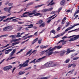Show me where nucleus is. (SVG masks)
<instances>
[{
	"label": "nucleus",
	"instance_id": "37998d69",
	"mask_svg": "<svg viewBox=\"0 0 79 79\" xmlns=\"http://www.w3.org/2000/svg\"><path fill=\"white\" fill-rule=\"evenodd\" d=\"M33 3H34L33 2H31L30 3H29L27 5V6H30V5H32V4H33Z\"/></svg>",
	"mask_w": 79,
	"mask_h": 79
},
{
	"label": "nucleus",
	"instance_id": "1a4fd4ad",
	"mask_svg": "<svg viewBox=\"0 0 79 79\" xmlns=\"http://www.w3.org/2000/svg\"><path fill=\"white\" fill-rule=\"evenodd\" d=\"M67 52V51L66 50H63L60 53V56H63L64 55V54L65 53Z\"/></svg>",
	"mask_w": 79,
	"mask_h": 79
},
{
	"label": "nucleus",
	"instance_id": "6e6552de",
	"mask_svg": "<svg viewBox=\"0 0 79 79\" xmlns=\"http://www.w3.org/2000/svg\"><path fill=\"white\" fill-rule=\"evenodd\" d=\"M79 23H76L74 24V25H73L72 27H69V30H71V29H73L74 28V27H75V26H79Z\"/></svg>",
	"mask_w": 79,
	"mask_h": 79
},
{
	"label": "nucleus",
	"instance_id": "58836bf2",
	"mask_svg": "<svg viewBox=\"0 0 79 79\" xmlns=\"http://www.w3.org/2000/svg\"><path fill=\"white\" fill-rule=\"evenodd\" d=\"M43 5H44V4L39 5L35 6V8H38L39 7H40V6H43Z\"/></svg>",
	"mask_w": 79,
	"mask_h": 79
},
{
	"label": "nucleus",
	"instance_id": "f3484780",
	"mask_svg": "<svg viewBox=\"0 0 79 79\" xmlns=\"http://www.w3.org/2000/svg\"><path fill=\"white\" fill-rule=\"evenodd\" d=\"M8 27V30L7 31H11L13 29V28L11 26H7Z\"/></svg>",
	"mask_w": 79,
	"mask_h": 79
},
{
	"label": "nucleus",
	"instance_id": "49530a36",
	"mask_svg": "<svg viewBox=\"0 0 79 79\" xmlns=\"http://www.w3.org/2000/svg\"><path fill=\"white\" fill-rule=\"evenodd\" d=\"M42 23H43V21H42V20H40L38 21L39 24H41Z\"/></svg>",
	"mask_w": 79,
	"mask_h": 79
},
{
	"label": "nucleus",
	"instance_id": "a19ab883",
	"mask_svg": "<svg viewBox=\"0 0 79 79\" xmlns=\"http://www.w3.org/2000/svg\"><path fill=\"white\" fill-rule=\"evenodd\" d=\"M55 3V2H53V3H49V4L48 5V6H49V5H54V4Z\"/></svg>",
	"mask_w": 79,
	"mask_h": 79
},
{
	"label": "nucleus",
	"instance_id": "4c0bfd02",
	"mask_svg": "<svg viewBox=\"0 0 79 79\" xmlns=\"http://www.w3.org/2000/svg\"><path fill=\"white\" fill-rule=\"evenodd\" d=\"M8 8L7 7H6L4 8V10L5 11H8Z\"/></svg>",
	"mask_w": 79,
	"mask_h": 79
},
{
	"label": "nucleus",
	"instance_id": "aec40b11",
	"mask_svg": "<svg viewBox=\"0 0 79 79\" xmlns=\"http://www.w3.org/2000/svg\"><path fill=\"white\" fill-rule=\"evenodd\" d=\"M7 29H8V26L3 28V31H7Z\"/></svg>",
	"mask_w": 79,
	"mask_h": 79
},
{
	"label": "nucleus",
	"instance_id": "5701e85b",
	"mask_svg": "<svg viewBox=\"0 0 79 79\" xmlns=\"http://www.w3.org/2000/svg\"><path fill=\"white\" fill-rule=\"evenodd\" d=\"M35 60H36V59H34L33 61L30 62L29 63L31 64V63H33L34 64H35V63H36V61H35Z\"/></svg>",
	"mask_w": 79,
	"mask_h": 79
},
{
	"label": "nucleus",
	"instance_id": "473e14b6",
	"mask_svg": "<svg viewBox=\"0 0 79 79\" xmlns=\"http://www.w3.org/2000/svg\"><path fill=\"white\" fill-rule=\"evenodd\" d=\"M79 57H74L73 58V61H75V60H78V59H79Z\"/></svg>",
	"mask_w": 79,
	"mask_h": 79
},
{
	"label": "nucleus",
	"instance_id": "a211bd4d",
	"mask_svg": "<svg viewBox=\"0 0 79 79\" xmlns=\"http://www.w3.org/2000/svg\"><path fill=\"white\" fill-rule=\"evenodd\" d=\"M38 40V38H36L32 42V44H34Z\"/></svg>",
	"mask_w": 79,
	"mask_h": 79
},
{
	"label": "nucleus",
	"instance_id": "393cba45",
	"mask_svg": "<svg viewBox=\"0 0 79 79\" xmlns=\"http://www.w3.org/2000/svg\"><path fill=\"white\" fill-rule=\"evenodd\" d=\"M24 50V49H21L20 51H19L17 53H16V54H18V53H21L23 50Z\"/></svg>",
	"mask_w": 79,
	"mask_h": 79
},
{
	"label": "nucleus",
	"instance_id": "7c9ffc66",
	"mask_svg": "<svg viewBox=\"0 0 79 79\" xmlns=\"http://www.w3.org/2000/svg\"><path fill=\"white\" fill-rule=\"evenodd\" d=\"M53 9V7H51L49 9H47L48 11H52Z\"/></svg>",
	"mask_w": 79,
	"mask_h": 79
},
{
	"label": "nucleus",
	"instance_id": "2f4dec72",
	"mask_svg": "<svg viewBox=\"0 0 79 79\" xmlns=\"http://www.w3.org/2000/svg\"><path fill=\"white\" fill-rule=\"evenodd\" d=\"M9 37L12 38H16V35H11L9 36Z\"/></svg>",
	"mask_w": 79,
	"mask_h": 79
},
{
	"label": "nucleus",
	"instance_id": "7ed1b4c3",
	"mask_svg": "<svg viewBox=\"0 0 79 79\" xmlns=\"http://www.w3.org/2000/svg\"><path fill=\"white\" fill-rule=\"evenodd\" d=\"M71 37H73L71 38L69 40V42H73V41H74V40H77V39H78V38L79 39V35H73V36H71L68 37V38H71Z\"/></svg>",
	"mask_w": 79,
	"mask_h": 79
},
{
	"label": "nucleus",
	"instance_id": "a878e982",
	"mask_svg": "<svg viewBox=\"0 0 79 79\" xmlns=\"http://www.w3.org/2000/svg\"><path fill=\"white\" fill-rule=\"evenodd\" d=\"M53 33V34H55V33H56V32L55 31V30H52L50 32V34H51V33Z\"/></svg>",
	"mask_w": 79,
	"mask_h": 79
},
{
	"label": "nucleus",
	"instance_id": "f704fd0d",
	"mask_svg": "<svg viewBox=\"0 0 79 79\" xmlns=\"http://www.w3.org/2000/svg\"><path fill=\"white\" fill-rule=\"evenodd\" d=\"M57 11H52L51 12V15H53V14H55L56 13Z\"/></svg>",
	"mask_w": 79,
	"mask_h": 79
},
{
	"label": "nucleus",
	"instance_id": "4468645a",
	"mask_svg": "<svg viewBox=\"0 0 79 79\" xmlns=\"http://www.w3.org/2000/svg\"><path fill=\"white\" fill-rule=\"evenodd\" d=\"M48 50H46V51H43V52H41V54H40V56H42V55L43 54H44V53H45V52H46V55H48V56H49L47 54V52H48Z\"/></svg>",
	"mask_w": 79,
	"mask_h": 79
},
{
	"label": "nucleus",
	"instance_id": "3c124183",
	"mask_svg": "<svg viewBox=\"0 0 79 79\" xmlns=\"http://www.w3.org/2000/svg\"><path fill=\"white\" fill-rule=\"evenodd\" d=\"M67 52H69V53H71V50H70V49H67Z\"/></svg>",
	"mask_w": 79,
	"mask_h": 79
},
{
	"label": "nucleus",
	"instance_id": "a18cd8bd",
	"mask_svg": "<svg viewBox=\"0 0 79 79\" xmlns=\"http://www.w3.org/2000/svg\"><path fill=\"white\" fill-rule=\"evenodd\" d=\"M61 9H62V8H61V7H60L59 8V9L58 10V11H57L58 13H60V11H61Z\"/></svg>",
	"mask_w": 79,
	"mask_h": 79
},
{
	"label": "nucleus",
	"instance_id": "9b49d317",
	"mask_svg": "<svg viewBox=\"0 0 79 79\" xmlns=\"http://www.w3.org/2000/svg\"><path fill=\"white\" fill-rule=\"evenodd\" d=\"M12 50V49H8L7 50H6L5 51V55H6L7 54H8Z\"/></svg>",
	"mask_w": 79,
	"mask_h": 79
},
{
	"label": "nucleus",
	"instance_id": "c9c22d12",
	"mask_svg": "<svg viewBox=\"0 0 79 79\" xmlns=\"http://www.w3.org/2000/svg\"><path fill=\"white\" fill-rule=\"evenodd\" d=\"M24 63L26 64V65L28 66V63H29V60H26L24 62Z\"/></svg>",
	"mask_w": 79,
	"mask_h": 79
},
{
	"label": "nucleus",
	"instance_id": "ea45409f",
	"mask_svg": "<svg viewBox=\"0 0 79 79\" xmlns=\"http://www.w3.org/2000/svg\"><path fill=\"white\" fill-rule=\"evenodd\" d=\"M77 29H75V30H73L71 31H69L68 33H70V32H72L73 31H77Z\"/></svg>",
	"mask_w": 79,
	"mask_h": 79
},
{
	"label": "nucleus",
	"instance_id": "bf43d9fd",
	"mask_svg": "<svg viewBox=\"0 0 79 79\" xmlns=\"http://www.w3.org/2000/svg\"><path fill=\"white\" fill-rule=\"evenodd\" d=\"M16 69V67H15L14 68V69H13L12 71V73H13V72H14V71H15V69Z\"/></svg>",
	"mask_w": 79,
	"mask_h": 79
},
{
	"label": "nucleus",
	"instance_id": "79ce46f5",
	"mask_svg": "<svg viewBox=\"0 0 79 79\" xmlns=\"http://www.w3.org/2000/svg\"><path fill=\"white\" fill-rule=\"evenodd\" d=\"M7 17L6 16H0V18H2V19H5V18H6Z\"/></svg>",
	"mask_w": 79,
	"mask_h": 79
},
{
	"label": "nucleus",
	"instance_id": "13d9d810",
	"mask_svg": "<svg viewBox=\"0 0 79 79\" xmlns=\"http://www.w3.org/2000/svg\"><path fill=\"white\" fill-rule=\"evenodd\" d=\"M13 3H10L8 4L9 6H13Z\"/></svg>",
	"mask_w": 79,
	"mask_h": 79
},
{
	"label": "nucleus",
	"instance_id": "cd10ccee",
	"mask_svg": "<svg viewBox=\"0 0 79 79\" xmlns=\"http://www.w3.org/2000/svg\"><path fill=\"white\" fill-rule=\"evenodd\" d=\"M47 11H48V10L47 9H43L42 10V13H44V12H47Z\"/></svg>",
	"mask_w": 79,
	"mask_h": 79
},
{
	"label": "nucleus",
	"instance_id": "72a5a7b5",
	"mask_svg": "<svg viewBox=\"0 0 79 79\" xmlns=\"http://www.w3.org/2000/svg\"><path fill=\"white\" fill-rule=\"evenodd\" d=\"M42 40L41 39H40V40H39L38 41V44H40L42 42Z\"/></svg>",
	"mask_w": 79,
	"mask_h": 79
},
{
	"label": "nucleus",
	"instance_id": "8fccbe9b",
	"mask_svg": "<svg viewBox=\"0 0 79 79\" xmlns=\"http://www.w3.org/2000/svg\"><path fill=\"white\" fill-rule=\"evenodd\" d=\"M24 23L23 22H20L18 23L19 24H24Z\"/></svg>",
	"mask_w": 79,
	"mask_h": 79
},
{
	"label": "nucleus",
	"instance_id": "5fc2aeb1",
	"mask_svg": "<svg viewBox=\"0 0 79 79\" xmlns=\"http://www.w3.org/2000/svg\"><path fill=\"white\" fill-rule=\"evenodd\" d=\"M67 25L65 26L66 27H68L69 25V22H67L66 23Z\"/></svg>",
	"mask_w": 79,
	"mask_h": 79
},
{
	"label": "nucleus",
	"instance_id": "603ef678",
	"mask_svg": "<svg viewBox=\"0 0 79 79\" xmlns=\"http://www.w3.org/2000/svg\"><path fill=\"white\" fill-rule=\"evenodd\" d=\"M23 67H26V66H27V65H26V64L24 63V62L23 63Z\"/></svg>",
	"mask_w": 79,
	"mask_h": 79
},
{
	"label": "nucleus",
	"instance_id": "b1692460",
	"mask_svg": "<svg viewBox=\"0 0 79 79\" xmlns=\"http://www.w3.org/2000/svg\"><path fill=\"white\" fill-rule=\"evenodd\" d=\"M33 36H34V35H31L25 38L24 39V40H26V39H27L28 38H31V37H32Z\"/></svg>",
	"mask_w": 79,
	"mask_h": 79
},
{
	"label": "nucleus",
	"instance_id": "c756f323",
	"mask_svg": "<svg viewBox=\"0 0 79 79\" xmlns=\"http://www.w3.org/2000/svg\"><path fill=\"white\" fill-rule=\"evenodd\" d=\"M32 53H33V55H35L36 53H37V50H35L32 52Z\"/></svg>",
	"mask_w": 79,
	"mask_h": 79
},
{
	"label": "nucleus",
	"instance_id": "774afa93",
	"mask_svg": "<svg viewBox=\"0 0 79 79\" xmlns=\"http://www.w3.org/2000/svg\"><path fill=\"white\" fill-rule=\"evenodd\" d=\"M48 79V78L47 77H42L40 79Z\"/></svg>",
	"mask_w": 79,
	"mask_h": 79
},
{
	"label": "nucleus",
	"instance_id": "e2e57ef3",
	"mask_svg": "<svg viewBox=\"0 0 79 79\" xmlns=\"http://www.w3.org/2000/svg\"><path fill=\"white\" fill-rule=\"evenodd\" d=\"M65 33V31H64L60 35H61V36H62V35H64V34Z\"/></svg>",
	"mask_w": 79,
	"mask_h": 79
},
{
	"label": "nucleus",
	"instance_id": "6ab92c4d",
	"mask_svg": "<svg viewBox=\"0 0 79 79\" xmlns=\"http://www.w3.org/2000/svg\"><path fill=\"white\" fill-rule=\"evenodd\" d=\"M65 3V0H63L60 3L61 5H63Z\"/></svg>",
	"mask_w": 79,
	"mask_h": 79
},
{
	"label": "nucleus",
	"instance_id": "bb28decb",
	"mask_svg": "<svg viewBox=\"0 0 79 79\" xmlns=\"http://www.w3.org/2000/svg\"><path fill=\"white\" fill-rule=\"evenodd\" d=\"M45 23H42V24H41L40 25V27H45Z\"/></svg>",
	"mask_w": 79,
	"mask_h": 79
},
{
	"label": "nucleus",
	"instance_id": "f8f14e48",
	"mask_svg": "<svg viewBox=\"0 0 79 79\" xmlns=\"http://www.w3.org/2000/svg\"><path fill=\"white\" fill-rule=\"evenodd\" d=\"M16 18V16H14L12 17H11L10 18H8L6 19V22H7L8 21V20H9V19H14V18Z\"/></svg>",
	"mask_w": 79,
	"mask_h": 79
},
{
	"label": "nucleus",
	"instance_id": "6e6d98bb",
	"mask_svg": "<svg viewBox=\"0 0 79 79\" xmlns=\"http://www.w3.org/2000/svg\"><path fill=\"white\" fill-rule=\"evenodd\" d=\"M19 19L17 18V19H12V21H14V22H16V20H16V19Z\"/></svg>",
	"mask_w": 79,
	"mask_h": 79
},
{
	"label": "nucleus",
	"instance_id": "09e8293b",
	"mask_svg": "<svg viewBox=\"0 0 79 79\" xmlns=\"http://www.w3.org/2000/svg\"><path fill=\"white\" fill-rule=\"evenodd\" d=\"M26 22H27L26 23L27 25H29V23H31V22L29 21H25Z\"/></svg>",
	"mask_w": 79,
	"mask_h": 79
},
{
	"label": "nucleus",
	"instance_id": "de8ad7c7",
	"mask_svg": "<svg viewBox=\"0 0 79 79\" xmlns=\"http://www.w3.org/2000/svg\"><path fill=\"white\" fill-rule=\"evenodd\" d=\"M69 61H70V59H68V60H67L65 61V63H69Z\"/></svg>",
	"mask_w": 79,
	"mask_h": 79
},
{
	"label": "nucleus",
	"instance_id": "412c9836",
	"mask_svg": "<svg viewBox=\"0 0 79 79\" xmlns=\"http://www.w3.org/2000/svg\"><path fill=\"white\" fill-rule=\"evenodd\" d=\"M17 41H18L17 39H13L10 41V43H12L13 42H17Z\"/></svg>",
	"mask_w": 79,
	"mask_h": 79
},
{
	"label": "nucleus",
	"instance_id": "423d86ee",
	"mask_svg": "<svg viewBox=\"0 0 79 79\" xmlns=\"http://www.w3.org/2000/svg\"><path fill=\"white\" fill-rule=\"evenodd\" d=\"M11 68H12V66L10 65L4 67L3 68V70L4 71H8V70H9Z\"/></svg>",
	"mask_w": 79,
	"mask_h": 79
},
{
	"label": "nucleus",
	"instance_id": "864d4df0",
	"mask_svg": "<svg viewBox=\"0 0 79 79\" xmlns=\"http://www.w3.org/2000/svg\"><path fill=\"white\" fill-rule=\"evenodd\" d=\"M23 67H26V66H27V65H26V64L24 63V62L23 63Z\"/></svg>",
	"mask_w": 79,
	"mask_h": 79
},
{
	"label": "nucleus",
	"instance_id": "39448f33",
	"mask_svg": "<svg viewBox=\"0 0 79 79\" xmlns=\"http://www.w3.org/2000/svg\"><path fill=\"white\" fill-rule=\"evenodd\" d=\"M25 26H29L28 27H27L26 28H25V30H27V31H28V29H31V28H32V27H34V25L33 24H31L30 25H24Z\"/></svg>",
	"mask_w": 79,
	"mask_h": 79
},
{
	"label": "nucleus",
	"instance_id": "f03ea898",
	"mask_svg": "<svg viewBox=\"0 0 79 79\" xmlns=\"http://www.w3.org/2000/svg\"><path fill=\"white\" fill-rule=\"evenodd\" d=\"M56 66V64H55L53 62H49L45 64H44V65H43L42 66V68H45V67H50V66H51L52 67L53 66Z\"/></svg>",
	"mask_w": 79,
	"mask_h": 79
},
{
	"label": "nucleus",
	"instance_id": "ddd939ff",
	"mask_svg": "<svg viewBox=\"0 0 79 79\" xmlns=\"http://www.w3.org/2000/svg\"><path fill=\"white\" fill-rule=\"evenodd\" d=\"M31 12H26L24 13L23 15H26V14H28V15H32L33 14L32 13H30Z\"/></svg>",
	"mask_w": 79,
	"mask_h": 79
},
{
	"label": "nucleus",
	"instance_id": "9d476101",
	"mask_svg": "<svg viewBox=\"0 0 79 79\" xmlns=\"http://www.w3.org/2000/svg\"><path fill=\"white\" fill-rule=\"evenodd\" d=\"M60 42H62V45H64L65 44H66V41H64V40H60V41H59L58 44H60Z\"/></svg>",
	"mask_w": 79,
	"mask_h": 79
},
{
	"label": "nucleus",
	"instance_id": "f257e3e1",
	"mask_svg": "<svg viewBox=\"0 0 79 79\" xmlns=\"http://www.w3.org/2000/svg\"><path fill=\"white\" fill-rule=\"evenodd\" d=\"M62 47V46H56L54 48L51 49L52 48H49L48 50V52L46 53V55H48L49 56H50L53 53V52H52V51H53L54 50H56V48H57V50L60 49V48H61Z\"/></svg>",
	"mask_w": 79,
	"mask_h": 79
},
{
	"label": "nucleus",
	"instance_id": "338daca9",
	"mask_svg": "<svg viewBox=\"0 0 79 79\" xmlns=\"http://www.w3.org/2000/svg\"><path fill=\"white\" fill-rule=\"evenodd\" d=\"M66 38H68V37L64 36L62 38V39H66Z\"/></svg>",
	"mask_w": 79,
	"mask_h": 79
},
{
	"label": "nucleus",
	"instance_id": "4be33fe9",
	"mask_svg": "<svg viewBox=\"0 0 79 79\" xmlns=\"http://www.w3.org/2000/svg\"><path fill=\"white\" fill-rule=\"evenodd\" d=\"M32 51V50L31 49L30 51H29L26 54V56H27L29 55V54H30L31 52Z\"/></svg>",
	"mask_w": 79,
	"mask_h": 79
},
{
	"label": "nucleus",
	"instance_id": "e433bc0d",
	"mask_svg": "<svg viewBox=\"0 0 79 79\" xmlns=\"http://www.w3.org/2000/svg\"><path fill=\"white\" fill-rule=\"evenodd\" d=\"M21 18H25L26 17H27V16L26 15H22L21 16Z\"/></svg>",
	"mask_w": 79,
	"mask_h": 79
},
{
	"label": "nucleus",
	"instance_id": "20e7f679",
	"mask_svg": "<svg viewBox=\"0 0 79 79\" xmlns=\"http://www.w3.org/2000/svg\"><path fill=\"white\" fill-rule=\"evenodd\" d=\"M16 48L14 49L13 50V51L10 53V55L9 57L10 60H12V59H13V58H16V56L12 57V56H13V55H14V54L15 53V52H16Z\"/></svg>",
	"mask_w": 79,
	"mask_h": 79
},
{
	"label": "nucleus",
	"instance_id": "2eb2a0df",
	"mask_svg": "<svg viewBox=\"0 0 79 79\" xmlns=\"http://www.w3.org/2000/svg\"><path fill=\"white\" fill-rule=\"evenodd\" d=\"M25 73V72L24 71H21L19 72L18 73L19 75H23Z\"/></svg>",
	"mask_w": 79,
	"mask_h": 79
},
{
	"label": "nucleus",
	"instance_id": "69168bd1",
	"mask_svg": "<svg viewBox=\"0 0 79 79\" xmlns=\"http://www.w3.org/2000/svg\"><path fill=\"white\" fill-rule=\"evenodd\" d=\"M52 21V19H50L49 20H48L47 22V23H50V21Z\"/></svg>",
	"mask_w": 79,
	"mask_h": 79
},
{
	"label": "nucleus",
	"instance_id": "0eeeda50",
	"mask_svg": "<svg viewBox=\"0 0 79 79\" xmlns=\"http://www.w3.org/2000/svg\"><path fill=\"white\" fill-rule=\"evenodd\" d=\"M46 57V56H44L42 57V58H40L36 60V62L37 63H39V62H40V61H42V60H43L44 59V58H45Z\"/></svg>",
	"mask_w": 79,
	"mask_h": 79
},
{
	"label": "nucleus",
	"instance_id": "052dcab7",
	"mask_svg": "<svg viewBox=\"0 0 79 79\" xmlns=\"http://www.w3.org/2000/svg\"><path fill=\"white\" fill-rule=\"evenodd\" d=\"M36 14V16H39L40 15H42V14L40 13H37Z\"/></svg>",
	"mask_w": 79,
	"mask_h": 79
},
{
	"label": "nucleus",
	"instance_id": "c03bdc74",
	"mask_svg": "<svg viewBox=\"0 0 79 79\" xmlns=\"http://www.w3.org/2000/svg\"><path fill=\"white\" fill-rule=\"evenodd\" d=\"M77 13H79V10H77L76 12L74 14V15L75 16L76 14H77Z\"/></svg>",
	"mask_w": 79,
	"mask_h": 79
},
{
	"label": "nucleus",
	"instance_id": "0e129e2a",
	"mask_svg": "<svg viewBox=\"0 0 79 79\" xmlns=\"http://www.w3.org/2000/svg\"><path fill=\"white\" fill-rule=\"evenodd\" d=\"M60 37V35H57L54 37V38H57V37Z\"/></svg>",
	"mask_w": 79,
	"mask_h": 79
},
{
	"label": "nucleus",
	"instance_id": "dca6fc26",
	"mask_svg": "<svg viewBox=\"0 0 79 79\" xmlns=\"http://www.w3.org/2000/svg\"><path fill=\"white\" fill-rule=\"evenodd\" d=\"M19 44V42H16L12 44V45L11 46L12 47H13V46H14V45H17V44Z\"/></svg>",
	"mask_w": 79,
	"mask_h": 79
},
{
	"label": "nucleus",
	"instance_id": "4d7b16f0",
	"mask_svg": "<svg viewBox=\"0 0 79 79\" xmlns=\"http://www.w3.org/2000/svg\"><path fill=\"white\" fill-rule=\"evenodd\" d=\"M19 66H20V67H24V65H23V64H20L19 65Z\"/></svg>",
	"mask_w": 79,
	"mask_h": 79
},
{
	"label": "nucleus",
	"instance_id": "680f3d73",
	"mask_svg": "<svg viewBox=\"0 0 79 79\" xmlns=\"http://www.w3.org/2000/svg\"><path fill=\"white\" fill-rule=\"evenodd\" d=\"M5 59L2 60L1 62H0V64H2V63L3 62V61H4V60H5Z\"/></svg>",
	"mask_w": 79,
	"mask_h": 79
},
{
	"label": "nucleus",
	"instance_id": "c85d7f7f",
	"mask_svg": "<svg viewBox=\"0 0 79 79\" xmlns=\"http://www.w3.org/2000/svg\"><path fill=\"white\" fill-rule=\"evenodd\" d=\"M36 11H37V10H33L32 11V14H33V15H34V14H36V13H37V12H36Z\"/></svg>",
	"mask_w": 79,
	"mask_h": 79
}]
</instances>
